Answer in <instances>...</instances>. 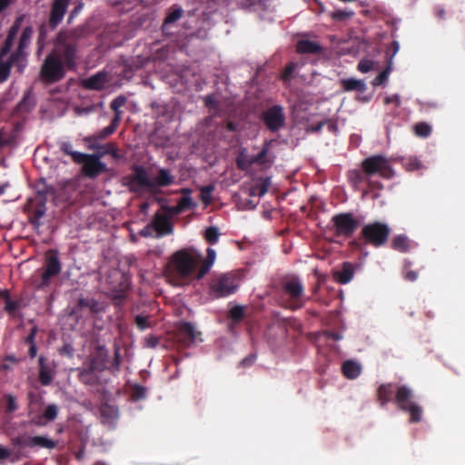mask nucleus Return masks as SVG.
Wrapping results in <instances>:
<instances>
[{
	"mask_svg": "<svg viewBox=\"0 0 465 465\" xmlns=\"http://www.w3.org/2000/svg\"><path fill=\"white\" fill-rule=\"evenodd\" d=\"M78 63L72 48L66 47L64 50L55 45L41 64L39 79L45 84H56L65 77L67 71H75Z\"/></svg>",
	"mask_w": 465,
	"mask_h": 465,
	"instance_id": "obj_1",
	"label": "nucleus"
},
{
	"mask_svg": "<svg viewBox=\"0 0 465 465\" xmlns=\"http://www.w3.org/2000/svg\"><path fill=\"white\" fill-rule=\"evenodd\" d=\"M202 259L199 253L186 249L179 250L171 256L165 268V276L174 286L187 284Z\"/></svg>",
	"mask_w": 465,
	"mask_h": 465,
	"instance_id": "obj_2",
	"label": "nucleus"
},
{
	"mask_svg": "<svg viewBox=\"0 0 465 465\" xmlns=\"http://www.w3.org/2000/svg\"><path fill=\"white\" fill-rule=\"evenodd\" d=\"M276 290L282 307L297 311L305 306L308 298L304 283L299 275L288 273L282 276L277 283Z\"/></svg>",
	"mask_w": 465,
	"mask_h": 465,
	"instance_id": "obj_3",
	"label": "nucleus"
},
{
	"mask_svg": "<svg viewBox=\"0 0 465 465\" xmlns=\"http://www.w3.org/2000/svg\"><path fill=\"white\" fill-rule=\"evenodd\" d=\"M62 271V263L56 250H49L45 258L44 266L39 271V275L33 279V285L38 291L48 288L54 277H57Z\"/></svg>",
	"mask_w": 465,
	"mask_h": 465,
	"instance_id": "obj_4",
	"label": "nucleus"
},
{
	"mask_svg": "<svg viewBox=\"0 0 465 465\" xmlns=\"http://www.w3.org/2000/svg\"><path fill=\"white\" fill-rule=\"evenodd\" d=\"M390 234L391 229L388 224L373 222L362 227L359 240H363L365 244L379 248L386 244Z\"/></svg>",
	"mask_w": 465,
	"mask_h": 465,
	"instance_id": "obj_5",
	"label": "nucleus"
},
{
	"mask_svg": "<svg viewBox=\"0 0 465 465\" xmlns=\"http://www.w3.org/2000/svg\"><path fill=\"white\" fill-rule=\"evenodd\" d=\"M239 287V279L233 272L223 273L210 283L209 293L213 298L220 299L234 293Z\"/></svg>",
	"mask_w": 465,
	"mask_h": 465,
	"instance_id": "obj_6",
	"label": "nucleus"
},
{
	"mask_svg": "<svg viewBox=\"0 0 465 465\" xmlns=\"http://www.w3.org/2000/svg\"><path fill=\"white\" fill-rule=\"evenodd\" d=\"M88 34V26L85 25H78L73 29L61 30L55 38V45L64 50L70 47L74 52V57L80 60V49L78 42Z\"/></svg>",
	"mask_w": 465,
	"mask_h": 465,
	"instance_id": "obj_7",
	"label": "nucleus"
},
{
	"mask_svg": "<svg viewBox=\"0 0 465 465\" xmlns=\"http://www.w3.org/2000/svg\"><path fill=\"white\" fill-rule=\"evenodd\" d=\"M412 391L405 386H400L397 389L395 395V402L402 411L410 414V422L417 423L421 420L422 409L421 407L412 401Z\"/></svg>",
	"mask_w": 465,
	"mask_h": 465,
	"instance_id": "obj_8",
	"label": "nucleus"
},
{
	"mask_svg": "<svg viewBox=\"0 0 465 465\" xmlns=\"http://www.w3.org/2000/svg\"><path fill=\"white\" fill-rule=\"evenodd\" d=\"M367 175L374 179V175L378 174L383 179H391L394 176V171L390 164L389 160L380 154L372 155L365 158L361 164Z\"/></svg>",
	"mask_w": 465,
	"mask_h": 465,
	"instance_id": "obj_9",
	"label": "nucleus"
},
{
	"mask_svg": "<svg viewBox=\"0 0 465 465\" xmlns=\"http://www.w3.org/2000/svg\"><path fill=\"white\" fill-rule=\"evenodd\" d=\"M131 174L124 177V183L129 191L134 193L145 191L153 193V183L145 168L142 165H134Z\"/></svg>",
	"mask_w": 465,
	"mask_h": 465,
	"instance_id": "obj_10",
	"label": "nucleus"
},
{
	"mask_svg": "<svg viewBox=\"0 0 465 465\" xmlns=\"http://www.w3.org/2000/svg\"><path fill=\"white\" fill-rule=\"evenodd\" d=\"M331 230L337 237L351 238L357 228L359 222L352 213H340L331 217Z\"/></svg>",
	"mask_w": 465,
	"mask_h": 465,
	"instance_id": "obj_11",
	"label": "nucleus"
},
{
	"mask_svg": "<svg viewBox=\"0 0 465 465\" xmlns=\"http://www.w3.org/2000/svg\"><path fill=\"white\" fill-rule=\"evenodd\" d=\"M35 198L34 199L35 202H47L49 196H52L55 204L59 203H67L72 201V197L66 193V188H63V192L58 193L57 190L49 185L44 178L37 180L34 184Z\"/></svg>",
	"mask_w": 465,
	"mask_h": 465,
	"instance_id": "obj_12",
	"label": "nucleus"
},
{
	"mask_svg": "<svg viewBox=\"0 0 465 465\" xmlns=\"http://www.w3.org/2000/svg\"><path fill=\"white\" fill-rule=\"evenodd\" d=\"M347 179L354 191H360L362 183H366L367 188L362 192L363 196L369 193H372V191H381L383 189V184L379 180L371 179V177L366 174L362 168L361 170H349L347 172Z\"/></svg>",
	"mask_w": 465,
	"mask_h": 465,
	"instance_id": "obj_13",
	"label": "nucleus"
},
{
	"mask_svg": "<svg viewBox=\"0 0 465 465\" xmlns=\"http://www.w3.org/2000/svg\"><path fill=\"white\" fill-rule=\"evenodd\" d=\"M261 118L267 129L272 133L278 132L285 124V115L281 105H273L268 108L262 113Z\"/></svg>",
	"mask_w": 465,
	"mask_h": 465,
	"instance_id": "obj_14",
	"label": "nucleus"
},
{
	"mask_svg": "<svg viewBox=\"0 0 465 465\" xmlns=\"http://www.w3.org/2000/svg\"><path fill=\"white\" fill-rule=\"evenodd\" d=\"M80 163H83L82 171L88 178H95L107 170L106 164L101 162V155L84 153Z\"/></svg>",
	"mask_w": 465,
	"mask_h": 465,
	"instance_id": "obj_15",
	"label": "nucleus"
},
{
	"mask_svg": "<svg viewBox=\"0 0 465 465\" xmlns=\"http://www.w3.org/2000/svg\"><path fill=\"white\" fill-rule=\"evenodd\" d=\"M25 212L28 214L30 224L33 225L34 229L38 230L42 225L41 219L46 213V203L29 199L25 205Z\"/></svg>",
	"mask_w": 465,
	"mask_h": 465,
	"instance_id": "obj_16",
	"label": "nucleus"
},
{
	"mask_svg": "<svg viewBox=\"0 0 465 465\" xmlns=\"http://www.w3.org/2000/svg\"><path fill=\"white\" fill-rule=\"evenodd\" d=\"M197 332L194 326L188 322H182L175 331V340L183 347L191 346L197 340Z\"/></svg>",
	"mask_w": 465,
	"mask_h": 465,
	"instance_id": "obj_17",
	"label": "nucleus"
},
{
	"mask_svg": "<svg viewBox=\"0 0 465 465\" xmlns=\"http://www.w3.org/2000/svg\"><path fill=\"white\" fill-rule=\"evenodd\" d=\"M70 0H54L48 20V25L51 30H54L63 21Z\"/></svg>",
	"mask_w": 465,
	"mask_h": 465,
	"instance_id": "obj_18",
	"label": "nucleus"
},
{
	"mask_svg": "<svg viewBox=\"0 0 465 465\" xmlns=\"http://www.w3.org/2000/svg\"><path fill=\"white\" fill-rule=\"evenodd\" d=\"M39 366V382L43 386H48L51 384L54 379L53 366L52 363L43 355L38 358Z\"/></svg>",
	"mask_w": 465,
	"mask_h": 465,
	"instance_id": "obj_19",
	"label": "nucleus"
},
{
	"mask_svg": "<svg viewBox=\"0 0 465 465\" xmlns=\"http://www.w3.org/2000/svg\"><path fill=\"white\" fill-rule=\"evenodd\" d=\"M26 447L30 449H47L53 450L56 448L57 441L44 435L30 436L26 439Z\"/></svg>",
	"mask_w": 465,
	"mask_h": 465,
	"instance_id": "obj_20",
	"label": "nucleus"
},
{
	"mask_svg": "<svg viewBox=\"0 0 465 465\" xmlns=\"http://www.w3.org/2000/svg\"><path fill=\"white\" fill-rule=\"evenodd\" d=\"M106 81V74L104 72H98L95 74L84 79L82 81V86L87 90L100 91L104 88Z\"/></svg>",
	"mask_w": 465,
	"mask_h": 465,
	"instance_id": "obj_21",
	"label": "nucleus"
},
{
	"mask_svg": "<svg viewBox=\"0 0 465 465\" xmlns=\"http://www.w3.org/2000/svg\"><path fill=\"white\" fill-rule=\"evenodd\" d=\"M296 52L301 54H318L322 52V46L318 42L302 38L296 43Z\"/></svg>",
	"mask_w": 465,
	"mask_h": 465,
	"instance_id": "obj_22",
	"label": "nucleus"
},
{
	"mask_svg": "<svg viewBox=\"0 0 465 465\" xmlns=\"http://www.w3.org/2000/svg\"><path fill=\"white\" fill-rule=\"evenodd\" d=\"M153 227L161 235H167L173 232V226L169 216L162 213H156L153 217Z\"/></svg>",
	"mask_w": 465,
	"mask_h": 465,
	"instance_id": "obj_23",
	"label": "nucleus"
},
{
	"mask_svg": "<svg viewBox=\"0 0 465 465\" xmlns=\"http://www.w3.org/2000/svg\"><path fill=\"white\" fill-rule=\"evenodd\" d=\"M108 358V351L103 345L96 347V355L92 358L89 369L92 371H102L104 370Z\"/></svg>",
	"mask_w": 465,
	"mask_h": 465,
	"instance_id": "obj_24",
	"label": "nucleus"
},
{
	"mask_svg": "<svg viewBox=\"0 0 465 465\" xmlns=\"http://www.w3.org/2000/svg\"><path fill=\"white\" fill-rule=\"evenodd\" d=\"M354 275V265L349 262L342 263L341 269L333 272L335 281L341 284L349 283Z\"/></svg>",
	"mask_w": 465,
	"mask_h": 465,
	"instance_id": "obj_25",
	"label": "nucleus"
},
{
	"mask_svg": "<svg viewBox=\"0 0 465 465\" xmlns=\"http://www.w3.org/2000/svg\"><path fill=\"white\" fill-rule=\"evenodd\" d=\"M174 177L169 170L161 168L158 171L157 176L152 180L153 192L157 187H166L173 183Z\"/></svg>",
	"mask_w": 465,
	"mask_h": 465,
	"instance_id": "obj_26",
	"label": "nucleus"
},
{
	"mask_svg": "<svg viewBox=\"0 0 465 465\" xmlns=\"http://www.w3.org/2000/svg\"><path fill=\"white\" fill-rule=\"evenodd\" d=\"M341 371L347 379L353 380L360 376L361 367L358 362L348 360L342 363Z\"/></svg>",
	"mask_w": 465,
	"mask_h": 465,
	"instance_id": "obj_27",
	"label": "nucleus"
},
{
	"mask_svg": "<svg viewBox=\"0 0 465 465\" xmlns=\"http://www.w3.org/2000/svg\"><path fill=\"white\" fill-rule=\"evenodd\" d=\"M34 30L32 26H26L20 36L18 46L15 51V58L19 56L21 54H25V49L27 48L30 45L31 38L33 35Z\"/></svg>",
	"mask_w": 465,
	"mask_h": 465,
	"instance_id": "obj_28",
	"label": "nucleus"
},
{
	"mask_svg": "<svg viewBox=\"0 0 465 465\" xmlns=\"http://www.w3.org/2000/svg\"><path fill=\"white\" fill-rule=\"evenodd\" d=\"M76 308L80 309V310L84 309V308H87L93 313H98V312H102L104 309L102 303L99 302L97 300H95L94 298H84V297L78 298Z\"/></svg>",
	"mask_w": 465,
	"mask_h": 465,
	"instance_id": "obj_29",
	"label": "nucleus"
},
{
	"mask_svg": "<svg viewBox=\"0 0 465 465\" xmlns=\"http://www.w3.org/2000/svg\"><path fill=\"white\" fill-rule=\"evenodd\" d=\"M394 393V388L391 383L381 384L377 391L378 400L383 406L388 403Z\"/></svg>",
	"mask_w": 465,
	"mask_h": 465,
	"instance_id": "obj_30",
	"label": "nucleus"
},
{
	"mask_svg": "<svg viewBox=\"0 0 465 465\" xmlns=\"http://www.w3.org/2000/svg\"><path fill=\"white\" fill-rule=\"evenodd\" d=\"M181 193L183 194V197L179 199L177 204L180 207L182 213L190 210L192 208H194L196 204L193 202V199L191 197L192 190L189 188H183L181 189Z\"/></svg>",
	"mask_w": 465,
	"mask_h": 465,
	"instance_id": "obj_31",
	"label": "nucleus"
},
{
	"mask_svg": "<svg viewBox=\"0 0 465 465\" xmlns=\"http://www.w3.org/2000/svg\"><path fill=\"white\" fill-rule=\"evenodd\" d=\"M341 85L346 92L356 90L362 93L366 89V85L363 81L353 78L342 79L341 81Z\"/></svg>",
	"mask_w": 465,
	"mask_h": 465,
	"instance_id": "obj_32",
	"label": "nucleus"
},
{
	"mask_svg": "<svg viewBox=\"0 0 465 465\" xmlns=\"http://www.w3.org/2000/svg\"><path fill=\"white\" fill-rule=\"evenodd\" d=\"M391 246L395 251L405 252L410 248V241L407 236L399 234L393 237Z\"/></svg>",
	"mask_w": 465,
	"mask_h": 465,
	"instance_id": "obj_33",
	"label": "nucleus"
},
{
	"mask_svg": "<svg viewBox=\"0 0 465 465\" xmlns=\"http://www.w3.org/2000/svg\"><path fill=\"white\" fill-rule=\"evenodd\" d=\"M270 144H271V142L265 141L261 152L258 154L252 156L253 164L264 165L267 163L272 162V160H269V158H268V153L270 151Z\"/></svg>",
	"mask_w": 465,
	"mask_h": 465,
	"instance_id": "obj_34",
	"label": "nucleus"
},
{
	"mask_svg": "<svg viewBox=\"0 0 465 465\" xmlns=\"http://www.w3.org/2000/svg\"><path fill=\"white\" fill-rule=\"evenodd\" d=\"M183 14V10L181 7H173L172 10H170V12L167 14L166 17L164 18L163 24V31L165 32L169 25L178 21L182 17Z\"/></svg>",
	"mask_w": 465,
	"mask_h": 465,
	"instance_id": "obj_35",
	"label": "nucleus"
},
{
	"mask_svg": "<svg viewBox=\"0 0 465 465\" xmlns=\"http://www.w3.org/2000/svg\"><path fill=\"white\" fill-rule=\"evenodd\" d=\"M252 165H253L252 163V157L249 156L246 153V150L242 149L240 153L238 154L236 158V166L238 169L242 171H246L249 169Z\"/></svg>",
	"mask_w": 465,
	"mask_h": 465,
	"instance_id": "obj_36",
	"label": "nucleus"
},
{
	"mask_svg": "<svg viewBox=\"0 0 465 465\" xmlns=\"http://www.w3.org/2000/svg\"><path fill=\"white\" fill-rule=\"evenodd\" d=\"M60 150L65 154L72 157L75 163L80 164V161L84 156V153L76 152L73 150L72 144L68 142H63L60 144Z\"/></svg>",
	"mask_w": 465,
	"mask_h": 465,
	"instance_id": "obj_37",
	"label": "nucleus"
},
{
	"mask_svg": "<svg viewBox=\"0 0 465 465\" xmlns=\"http://www.w3.org/2000/svg\"><path fill=\"white\" fill-rule=\"evenodd\" d=\"M101 416L104 422L112 423L118 418V410L110 405H104L101 408Z\"/></svg>",
	"mask_w": 465,
	"mask_h": 465,
	"instance_id": "obj_38",
	"label": "nucleus"
},
{
	"mask_svg": "<svg viewBox=\"0 0 465 465\" xmlns=\"http://www.w3.org/2000/svg\"><path fill=\"white\" fill-rule=\"evenodd\" d=\"M413 131L416 136L427 138L431 134L432 127L426 122H419L413 126Z\"/></svg>",
	"mask_w": 465,
	"mask_h": 465,
	"instance_id": "obj_39",
	"label": "nucleus"
},
{
	"mask_svg": "<svg viewBox=\"0 0 465 465\" xmlns=\"http://www.w3.org/2000/svg\"><path fill=\"white\" fill-rule=\"evenodd\" d=\"M33 98L30 92L28 91L26 94H25L23 99L18 103L16 106V111L21 114L28 113L33 109Z\"/></svg>",
	"mask_w": 465,
	"mask_h": 465,
	"instance_id": "obj_40",
	"label": "nucleus"
},
{
	"mask_svg": "<svg viewBox=\"0 0 465 465\" xmlns=\"http://www.w3.org/2000/svg\"><path fill=\"white\" fill-rule=\"evenodd\" d=\"M270 186V179L265 178L262 181V183H257L250 189L251 196H263L269 189Z\"/></svg>",
	"mask_w": 465,
	"mask_h": 465,
	"instance_id": "obj_41",
	"label": "nucleus"
},
{
	"mask_svg": "<svg viewBox=\"0 0 465 465\" xmlns=\"http://www.w3.org/2000/svg\"><path fill=\"white\" fill-rule=\"evenodd\" d=\"M117 128L118 127H116L115 125H114L111 123L108 126L103 128L95 136H89V137H86L84 140L86 142H91L95 139L104 140L106 137H108L109 135L113 134L116 131Z\"/></svg>",
	"mask_w": 465,
	"mask_h": 465,
	"instance_id": "obj_42",
	"label": "nucleus"
},
{
	"mask_svg": "<svg viewBox=\"0 0 465 465\" xmlns=\"http://www.w3.org/2000/svg\"><path fill=\"white\" fill-rule=\"evenodd\" d=\"M219 236V230L215 226H210L204 231V239L210 244H216L218 242Z\"/></svg>",
	"mask_w": 465,
	"mask_h": 465,
	"instance_id": "obj_43",
	"label": "nucleus"
},
{
	"mask_svg": "<svg viewBox=\"0 0 465 465\" xmlns=\"http://www.w3.org/2000/svg\"><path fill=\"white\" fill-rule=\"evenodd\" d=\"M25 55L26 54H21L19 56L15 58V52L10 55V62H12V66L16 67V71L19 74H22L26 66L25 62Z\"/></svg>",
	"mask_w": 465,
	"mask_h": 465,
	"instance_id": "obj_44",
	"label": "nucleus"
},
{
	"mask_svg": "<svg viewBox=\"0 0 465 465\" xmlns=\"http://www.w3.org/2000/svg\"><path fill=\"white\" fill-rule=\"evenodd\" d=\"M130 283L126 281L121 282L120 290L114 292L113 301L114 303H120L126 299V290L129 288Z\"/></svg>",
	"mask_w": 465,
	"mask_h": 465,
	"instance_id": "obj_45",
	"label": "nucleus"
},
{
	"mask_svg": "<svg viewBox=\"0 0 465 465\" xmlns=\"http://www.w3.org/2000/svg\"><path fill=\"white\" fill-rule=\"evenodd\" d=\"M299 64L295 62H290L285 65L284 70L282 73V79L283 82H289L292 78L294 71L297 69Z\"/></svg>",
	"mask_w": 465,
	"mask_h": 465,
	"instance_id": "obj_46",
	"label": "nucleus"
},
{
	"mask_svg": "<svg viewBox=\"0 0 465 465\" xmlns=\"http://www.w3.org/2000/svg\"><path fill=\"white\" fill-rule=\"evenodd\" d=\"M12 67V62H10V58L4 62L3 59H0V82L3 83L6 81L10 74V70Z\"/></svg>",
	"mask_w": 465,
	"mask_h": 465,
	"instance_id": "obj_47",
	"label": "nucleus"
},
{
	"mask_svg": "<svg viewBox=\"0 0 465 465\" xmlns=\"http://www.w3.org/2000/svg\"><path fill=\"white\" fill-rule=\"evenodd\" d=\"M5 412L11 414L18 410L19 406L16 398L12 394L5 395Z\"/></svg>",
	"mask_w": 465,
	"mask_h": 465,
	"instance_id": "obj_48",
	"label": "nucleus"
},
{
	"mask_svg": "<svg viewBox=\"0 0 465 465\" xmlns=\"http://www.w3.org/2000/svg\"><path fill=\"white\" fill-rule=\"evenodd\" d=\"M229 317L235 322H241L244 318V308L241 305L233 306L229 311Z\"/></svg>",
	"mask_w": 465,
	"mask_h": 465,
	"instance_id": "obj_49",
	"label": "nucleus"
},
{
	"mask_svg": "<svg viewBox=\"0 0 465 465\" xmlns=\"http://www.w3.org/2000/svg\"><path fill=\"white\" fill-rule=\"evenodd\" d=\"M45 420L53 421L58 416V407L55 404H49L42 413Z\"/></svg>",
	"mask_w": 465,
	"mask_h": 465,
	"instance_id": "obj_50",
	"label": "nucleus"
},
{
	"mask_svg": "<svg viewBox=\"0 0 465 465\" xmlns=\"http://www.w3.org/2000/svg\"><path fill=\"white\" fill-rule=\"evenodd\" d=\"M145 396H146V388L145 387L139 385V384H135L133 387L132 392H131V398L134 401L143 400L145 398Z\"/></svg>",
	"mask_w": 465,
	"mask_h": 465,
	"instance_id": "obj_51",
	"label": "nucleus"
},
{
	"mask_svg": "<svg viewBox=\"0 0 465 465\" xmlns=\"http://www.w3.org/2000/svg\"><path fill=\"white\" fill-rule=\"evenodd\" d=\"M213 189L214 188L213 185H206V186H203L201 188L200 198L204 204L208 205L211 203L212 193H213Z\"/></svg>",
	"mask_w": 465,
	"mask_h": 465,
	"instance_id": "obj_52",
	"label": "nucleus"
},
{
	"mask_svg": "<svg viewBox=\"0 0 465 465\" xmlns=\"http://www.w3.org/2000/svg\"><path fill=\"white\" fill-rule=\"evenodd\" d=\"M411 263L406 262L402 272L403 278L409 282H415L418 279V273L415 271L410 269Z\"/></svg>",
	"mask_w": 465,
	"mask_h": 465,
	"instance_id": "obj_53",
	"label": "nucleus"
},
{
	"mask_svg": "<svg viewBox=\"0 0 465 465\" xmlns=\"http://www.w3.org/2000/svg\"><path fill=\"white\" fill-rule=\"evenodd\" d=\"M22 20H23L22 16L15 19L13 25L9 28L6 37L13 39V40L15 39V37L20 30Z\"/></svg>",
	"mask_w": 465,
	"mask_h": 465,
	"instance_id": "obj_54",
	"label": "nucleus"
},
{
	"mask_svg": "<svg viewBox=\"0 0 465 465\" xmlns=\"http://www.w3.org/2000/svg\"><path fill=\"white\" fill-rule=\"evenodd\" d=\"M22 20H23L22 16L15 19L13 25L9 28L6 37L13 39V40L15 39V37L20 30Z\"/></svg>",
	"mask_w": 465,
	"mask_h": 465,
	"instance_id": "obj_55",
	"label": "nucleus"
},
{
	"mask_svg": "<svg viewBox=\"0 0 465 465\" xmlns=\"http://www.w3.org/2000/svg\"><path fill=\"white\" fill-rule=\"evenodd\" d=\"M391 71L390 64L387 66L386 69H384L382 72H381L372 81V84L374 86L383 84L387 80L388 76Z\"/></svg>",
	"mask_w": 465,
	"mask_h": 465,
	"instance_id": "obj_56",
	"label": "nucleus"
},
{
	"mask_svg": "<svg viewBox=\"0 0 465 465\" xmlns=\"http://www.w3.org/2000/svg\"><path fill=\"white\" fill-rule=\"evenodd\" d=\"M203 101L205 106L211 110H217L219 108V103L214 94L206 95Z\"/></svg>",
	"mask_w": 465,
	"mask_h": 465,
	"instance_id": "obj_57",
	"label": "nucleus"
},
{
	"mask_svg": "<svg viewBox=\"0 0 465 465\" xmlns=\"http://www.w3.org/2000/svg\"><path fill=\"white\" fill-rule=\"evenodd\" d=\"M353 15V12L346 10H336L331 14V16L334 20L343 21Z\"/></svg>",
	"mask_w": 465,
	"mask_h": 465,
	"instance_id": "obj_58",
	"label": "nucleus"
},
{
	"mask_svg": "<svg viewBox=\"0 0 465 465\" xmlns=\"http://www.w3.org/2000/svg\"><path fill=\"white\" fill-rule=\"evenodd\" d=\"M149 317L143 315H136L134 318V322L137 328L141 331H143L150 327V323L148 322Z\"/></svg>",
	"mask_w": 465,
	"mask_h": 465,
	"instance_id": "obj_59",
	"label": "nucleus"
},
{
	"mask_svg": "<svg viewBox=\"0 0 465 465\" xmlns=\"http://www.w3.org/2000/svg\"><path fill=\"white\" fill-rule=\"evenodd\" d=\"M127 102V98L124 95H118L110 104V108L113 111H116L124 106Z\"/></svg>",
	"mask_w": 465,
	"mask_h": 465,
	"instance_id": "obj_60",
	"label": "nucleus"
},
{
	"mask_svg": "<svg viewBox=\"0 0 465 465\" xmlns=\"http://www.w3.org/2000/svg\"><path fill=\"white\" fill-rule=\"evenodd\" d=\"M14 41L15 40L10 39L8 37L5 38V43L0 50V59H3L5 55H7L9 54V52L11 51V49L13 47Z\"/></svg>",
	"mask_w": 465,
	"mask_h": 465,
	"instance_id": "obj_61",
	"label": "nucleus"
},
{
	"mask_svg": "<svg viewBox=\"0 0 465 465\" xmlns=\"http://www.w3.org/2000/svg\"><path fill=\"white\" fill-rule=\"evenodd\" d=\"M20 308V302L18 301H7L5 303V310L11 316H14L15 312Z\"/></svg>",
	"mask_w": 465,
	"mask_h": 465,
	"instance_id": "obj_62",
	"label": "nucleus"
},
{
	"mask_svg": "<svg viewBox=\"0 0 465 465\" xmlns=\"http://www.w3.org/2000/svg\"><path fill=\"white\" fill-rule=\"evenodd\" d=\"M373 62L371 60H361L358 64V70L361 73H368L373 68Z\"/></svg>",
	"mask_w": 465,
	"mask_h": 465,
	"instance_id": "obj_63",
	"label": "nucleus"
},
{
	"mask_svg": "<svg viewBox=\"0 0 465 465\" xmlns=\"http://www.w3.org/2000/svg\"><path fill=\"white\" fill-rule=\"evenodd\" d=\"M213 265L203 262L202 265L200 266L199 270L197 271V273L195 275L196 280H201L204 277L205 274H207Z\"/></svg>",
	"mask_w": 465,
	"mask_h": 465,
	"instance_id": "obj_64",
	"label": "nucleus"
}]
</instances>
